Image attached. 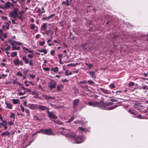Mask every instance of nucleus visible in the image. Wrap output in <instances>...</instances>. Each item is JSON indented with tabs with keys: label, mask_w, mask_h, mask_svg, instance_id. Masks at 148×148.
Listing matches in <instances>:
<instances>
[{
	"label": "nucleus",
	"mask_w": 148,
	"mask_h": 148,
	"mask_svg": "<svg viewBox=\"0 0 148 148\" xmlns=\"http://www.w3.org/2000/svg\"><path fill=\"white\" fill-rule=\"evenodd\" d=\"M65 136L73 138L74 140H75V143H79L83 141L81 138L82 137H77L74 133L70 132V133L66 134Z\"/></svg>",
	"instance_id": "f257e3e1"
},
{
	"label": "nucleus",
	"mask_w": 148,
	"mask_h": 148,
	"mask_svg": "<svg viewBox=\"0 0 148 148\" xmlns=\"http://www.w3.org/2000/svg\"><path fill=\"white\" fill-rule=\"evenodd\" d=\"M18 8H14L13 11L10 12L9 16L11 17H13L14 18H16L18 16Z\"/></svg>",
	"instance_id": "f03ea898"
},
{
	"label": "nucleus",
	"mask_w": 148,
	"mask_h": 148,
	"mask_svg": "<svg viewBox=\"0 0 148 148\" xmlns=\"http://www.w3.org/2000/svg\"><path fill=\"white\" fill-rule=\"evenodd\" d=\"M57 84L56 82L53 80H51L50 82L48 83V86L51 89L56 87Z\"/></svg>",
	"instance_id": "7ed1b4c3"
},
{
	"label": "nucleus",
	"mask_w": 148,
	"mask_h": 148,
	"mask_svg": "<svg viewBox=\"0 0 148 148\" xmlns=\"http://www.w3.org/2000/svg\"><path fill=\"white\" fill-rule=\"evenodd\" d=\"M41 131H43V133L47 135H53L54 134V133L51 132L52 130L51 129H49L48 130H41Z\"/></svg>",
	"instance_id": "20e7f679"
},
{
	"label": "nucleus",
	"mask_w": 148,
	"mask_h": 148,
	"mask_svg": "<svg viewBox=\"0 0 148 148\" xmlns=\"http://www.w3.org/2000/svg\"><path fill=\"white\" fill-rule=\"evenodd\" d=\"M48 117L53 119H56L58 118L57 116L55 115L52 112H50L49 111H47Z\"/></svg>",
	"instance_id": "39448f33"
},
{
	"label": "nucleus",
	"mask_w": 148,
	"mask_h": 148,
	"mask_svg": "<svg viewBox=\"0 0 148 148\" xmlns=\"http://www.w3.org/2000/svg\"><path fill=\"white\" fill-rule=\"evenodd\" d=\"M88 106L93 107H98L99 106V103L97 101L94 102L88 101Z\"/></svg>",
	"instance_id": "423d86ee"
},
{
	"label": "nucleus",
	"mask_w": 148,
	"mask_h": 148,
	"mask_svg": "<svg viewBox=\"0 0 148 148\" xmlns=\"http://www.w3.org/2000/svg\"><path fill=\"white\" fill-rule=\"evenodd\" d=\"M45 33L48 36H49L50 34L52 35L54 32V29L50 27L48 30H45Z\"/></svg>",
	"instance_id": "0eeeda50"
},
{
	"label": "nucleus",
	"mask_w": 148,
	"mask_h": 148,
	"mask_svg": "<svg viewBox=\"0 0 148 148\" xmlns=\"http://www.w3.org/2000/svg\"><path fill=\"white\" fill-rule=\"evenodd\" d=\"M80 100L79 99H75L74 100L73 102V107L74 109H75L79 103Z\"/></svg>",
	"instance_id": "6e6552de"
},
{
	"label": "nucleus",
	"mask_w": 148,
	"mask_h": 148,
	"mask_svg": "<svg viewBox=\"0 0 148 148\" xmlns=\"http://www.w3.org/2000/svg\"><path fill=\"white\" fill-rule=\"evenodd\" d=\"M37 108L40 110L42 111L45 110H48L49 109L46 106H42L41 105H39L37 107Z\"/></svg>",
	"instance_id": "1a4fd4ad"
},
{
	"label": "nucleus",
	"mask_w": 148,
	"mask_h": 148,
	"mask_svg": "<svg viewBox=\"0 0 148 148\" xmlns=\"http://www.w3.org/2000/svg\"><path fill=\"white\" fill-rule=\"evenodd\" d=\"M42 96L46 100H49L50 99L54 100L55 99L54 97H52L47 95H44Z\"/></svg>",
	"instance_id": "9d476101"
},
{
	"label": "nucleus",
	"mask_w": 148,
	"mask_h": 148,
	"mask_svg": "<svg viewBox=\"0 0 148 148\" xmlns=\"http://www.w3.org/2000/svg\"><path fill=\"white\" fill-rule=\"evenodd\" d=\"M10 5H13L10 2L8 1L5 3V4L3 5V7L4 8V9L10 8Z\"/></svg>",
	"instance_id": "9b49d317"
},
{
	"label": "nucleus",
	"mask_w": 148,
	"mask_h": 148,
	"mask_svg": "<svg viewBox=\"0 0 148 148\" xmlns=\"http://www.w3.org/2000/svg\"><path fill=\"white\" fill-rule=\"evenodd\" d=\"M17 79L16 78L15 79H14L12 81V83L14 84H18L20 86H23V84H20L17 81Z\"/></svg>",
	"instance_id": "f8f14e48"
},
{
	"label": "nucleus",
	"mask_w": 148,
	"mask_h": 148,
	"mask_svg": "<svg viewBox=\"0 0 148 148\" xmlns=\"http://www.w3.org/2000/svg\"><path fill=\"white\" fill-rule=\"evenodd\" d=\"M23 50H24V52L26 53H27L26 52V51H25V50L27 52H28L29 53H32V54L33 53V51H32V50H29L28 48L24 47H23Z\"/></svg>",
	"instance_id": "ddd939ff"
},
{
	"label": "nucleus",
	"mask_w": 148,
	"mask_h": 148,
	"mask_svg": "<svg viewBox=\"0 0 148 148\" xmlns=\"http://www.w3.org/2000/svg\"><path fill=\"white\" fill-rule=\"evenodd\" d=\"M11 45L12 46V48L13 50H19L20 49V47L18 46L17 47L16 45H14L13 43H11Z\"/></svg>",
	"instance_id": "4468645a"
},
{
	"label": "nucleus",
	"mask_w": 148,
	"mask_h": 148,
	"mask_svg": "<svg viewBox=\"0 0 148 148\" xmlns=\"http://www.w3.org/2000/svg\"><path fill=\"white\" fill-rule=\"evenodd\" d=\"M47 23H45L43 24L40 27L41 30H46L45 29L47 27Z\"/></svg>",
	"instance_id": "2eb2a0df"
},
{
	"label": "nucleus",
	"mask_w": 148,
	"mask_h": 148,
	"mask_svg": "<svg viewBox=\"0 0 148 148\" xmlns=\"http://www.w3.org/2000/svg\"><path fill=\"white\" fill-rule=\"evenodd\" d=\"M89 74L93 79H95L96 78L94 72L90 71L89 72Z\"/></svg>",
	"instance_id": "dca6fc26"
},
{
	"label": "nucleus",
	"mask_w": 148,
	"mask_h": 148,
	"mask_svg": "<svg viewBox=\"0 0 148 148\" xmlns=\"http://www.w3.org/2000/svg\"><path fill=\"white\" fill-rule=\"evenodd\" d=\"M10 134V133L9 132V131H5V132L2 133L1 134V136H9Z\"/></svg>",
	"instance_id": "f3484780"
},
{
	"label": "nucleus",
	"mask_w": 148,
	"mask_h": 148,
	"mask_svg": "<svg viewBox=\"0 0 148 148\" xmlns=\"http://www.w3.org/2000/svg\"><path fill=\"white\" fill-rule=\"evenodd\" d=\"M54 14L51 15L50 16L46 17H43L42 19V20H49L50 18H51L52 16H54Z\"/></svg>",
	"instance_id": "a211bd4d"
},
{
	"label": "nucleus",
	"mask_w": 148,
	"mask_h": 148,
	"mask_svg": "<svg viewBox=\"0 0 148 148\" xmlns=\"http://www.w3.org/2000/svg\"><path fill=\"white\" fill-rule=\"evenodd\" d=\"M22 59L24 61L25 64H27L29 63V60L28 59L26 58V56H23L22 57Z\"/></svg>",
	"instance_id": "6ab92c4d"
},
{
	"label": "nucleus",
	"mask_w": 148,
	"mask_h": 148,
	"mask_svg": "<svg viewBox=\"0 0 148 148\" xmlns=\"http://www.w3.org/2000/svg\"><path fill=\"white\" fill-rule=\"evenodd\" d=\"M14 64L16 65H18L20 64V61L19 59L18 58L14 61Z\"/></svg>",
	"instance_id": "aec40b11"
},
{
	"label": "nucleus",
	"mask_w": 148,
	"mask_h": 148,
	"mask_svg": "<svg viewBox=\"0 0 148 148\" xmlns=\"http://www.w3.org/2000/svg\"><path fill=\"white\" fill-rule=\"evenodd\" d=\"M5 103L6 105V108L10 109H12V105L11 104L6 102H5Z\"/></svg>",
	"instance_id": "412c9836"
},
{
	"label": "nucleus",
	"mask_w": 148,
	"mask_h": 148,
	"mask_svg": "<svg viewBox=\"0 0 148 148\" xmlns=\"http://www.w3.org/2000/svg\"><path fill=\"white\" fill-rule=\"evenodd\" d=\"M11 43H13L14 45L15 44L16 45H21L22 44V43L21 42H18L17 41H16L15 40H13L11 42Z\"/></svg>",
	"instance_id": "4be33fe9"
},
{
	"label": "nucleus",
	"mask_w": 148,
	"mask_h": 148,
	"mask_svg": "<svg viewBox=\"0 0 148 148\" xmlns=\"http://www.w3.org/2000/svg\"><path fill=\"white\" fill-rule=\"evenodd\" d=\"M88 44V42H85L82 45V48L85 50H86L87 47H86V45Z\"/></svg>",
	"instance_id": "5701e85b"
},
{
	"label": "nucleus",
	"mask_w": 148,
	"mask_h": 148,
	"mask_svg": "<svg viewBox=\"0 0 148 148\" xmlns=\"http://www.w3.org/2000/svg\"><path fill=\"white\" fill-rule=\"evenodd\" d=\"M27 106L31 109H33L34 108V104H28Z\"/></svg>",
	"instance_id": "b1692460"
},
{
	"label": "nucleus",
	"mask_w": 148,
	"mask_h": 148,
	"mask_svg": "<svg viewBox=\"0 0 148 148\" xmlns=\"http://www.w3.org/2000/svg\"><path fill=\"white\" fill-rule=\"evenodd\" d=\"M37 50L40 52H43L45 54H46L47 53V51L46 49L41 50L37 49Z\"/></svg>",
	"instance_id": "393cba45"
},
{
	"label": "nucleus",
	"mask_w": 148,
	"mask_h": 148,
	"mask_svg": "<svg viewBox=\"0 0 148 148\" xmlns=\"http://www.w3.org/2000/svg\"><path fill=\"white\" fill-rule=\"evenodd\" d=\"M21 13H24V12L23 11H21L20 12H19V15H20V16H18V18L20 19L21 20H22L23 19V18L22 17V16L23 15Z\"/></svg>",
	"instance_id": "a878e982"
},
{
	"label": "nucleus",
	"mask_w": 148,
	"mask_h": 148,
	"mask_svg": "<svg viewBox=\"0 0 148 148\" xmlns=\"http://www.w3.org/2000/svg\"><path fill=\"white\" fill-rule=\"evenodd\" d=\"M12 101L14 104H16L19 102V100L18 99H12Z\"/></svg>",
	"instance_id": "bb28decb"
},
{
	"label": "nucleus",
	"mask_w": 148,
	"mask_h": 148,
	"mask_svg": "<svg viewBox=\"0 0 148 148\" xmlns=\"http://www.w3.org/2000/svg\"><path fill=\"white\" fill-rule=\"evenodd\" d=\"M54 123L60 125H62L63 124V123L61 122L60 120L54 121Z\"/></svg>",
	"instance_id": "cd10ccee"
},
{
	"label": "nucleus",
	"mask_w": 148,
	"mask_h": 148,
	"mask_svg": "<svg viewBox=\"0 0 148 148\" xmlns=\"http://www.w3.org/2000/svg\"><path fill=\"white\" fill-rule=\"evenodd\" d=\"M85 64L86 66H87L90 68L92 67L93 66L92 64L90 63H85Z\"/></svg>",
	"instance_id": "c85d7f7f"
},
{
	"label": "nucleus",
	"mask_w": 148,
	"mask_h": 148,
	"mask_svg": "<svg viewBox=\"0 0 148 148\" xmlns=\"http://www.w3.org/2000/svg\"><path fill=\"white\" fill-rule=\"evenodd\" d=\"M118 106L117 105H115L114 106L110 107H108L107 108V109H106L107 110H111L113 109H114L115 108L117 107Z\"/></svg>",
	"instance_id": "c756f323"
},
{
	"label": "nucleus",
	"mask_w": 148,
	"mask_h": 148,
	"mask_svg": "<svg viewBox=\"0 0 148 148\" xmlns=\"http://www.w3.org/2000/svg\"><path fill=\"white\" fill-rule=\"evenodd\" d=\"M58 68L57 67H55V68H52L51 69V71H53L54 72H56L58 71Z\"/></svg>",
	"instance_id": "7c9ffc66"
},
{
	"label": "nucleus",
	"mask_w": 148,
	"mask_h": 148,
	"mask_svg": "<svg viewBox=\"0 0 148 148\" xmlns=\"http://www.w3.org/2000/svg\"><path fill=\"white\" fill-rule=\"evenodd\" d=\"M63 87V86L62 85H58L57 86V90L58 91L61 90V88Z\"/></svg>",
	"instance_id": "2f4dec72"
},
{
	"label": "nucleus",
	"mask_w": 148,
	"mask_h": 148,
	"mask_svg": "<svg viewBox=\"0 0 148 148\" xmlns=\"http://www.w3.org/2000/svg\"><path fill=\"white\" fill-rule=\"evenodd\" d=\"M75 119V117L74 116H72L71 118L69 119H68V121H67V123H69L72 121H73Z\"/></svg>",
	"instance_id": "473e14b6"
},
{
	"label": "nucleus",
	"mask_w": 148,
	"mask_h": 148,
	"mask_svg": "<svg viewBox=\"0 0 148 148\" xmlns=\"http://www.w3.org/2000/svg\"><path fill=\"white\" fill-rule=\"evenodd\" d=\"M100 90L103 92L105 94H108V91L107 90H105L104 89L102 88H100Z\"/></svg>",
	"instance_id": "72a5a7b5"
},
{
	"label": "nucleus",
	"mask_w": 148,
	"mask_h": 148,
	"mask_svg": "<svg viewBox=\"0 0 148 148\" xmlns=\"http://www.w3.org/2000/svg\"><path fill=\"white\" fill-rule=\"evenodd\" d=\"M17 55V53L16 52H13L11 54V56L12 57H14Z\"/></svg>",
	"instance_id": "f704fd0d"
},
{
	"label": "nucleus",
	"mask_w": 148,
	"mask_h": 148,
	"mask_svg": "<svg viewBox=\"0 0 148 148\" xmlns=\"http://www.w3.org/2000/svg\"><path fill=\"white\" fill-rule=\"evenodd\" d=\"M140 89H143V90H147L148 89V87L147 86H143L141 87Z\"/></svg>",
	"instance_id": "c9c22d12"
},
{
	"label": "nucleus",
	"mask_w": 148,
	"mask_h": 148,
	"mask_svg": "<svg viewBox=\"0 0 148 148\" xmlns=\"http://www.w3.org/2000/svg\"><path fill=\"white\" fill-rule=\"evenodd\" d=\"M134 83L133 82H129L128 85L129 86H134Z\"/></svg>",
	"instance_id": "e433bc0d"
},
{
	"label": "nucleus",
	"mask_w": 148,
	"mask_h": 148,
	"mask_svg": "<svg viewBox=\"0 0 148 148\" xmlns=\"http://www.w3.org/2000/svg\"><path fill=\"white\" fill-rule=\"evenodd\" d=\"M10 118H13L14 119H15V114L14 113H12L11 115L10 116Z\"/></svg>",
	"instance_id": "4c0bfd02"
},
{
	"label": "nucleus",
	"mask_w": 148,
	"mask_h": 148,
	"mask_svg": "<svg viewBox=\"0 0 148 148\" xmlns=\"http://www.w3.org/2000/svg\"><path fill=\"white\" fill-rule=\"evenodd\" d=\"M67 72H69V71L68 70H66L65 71V75L66 76H67V75H71L72 74V73L71 72H70L69 73H66Z\"/></svg>",
	"instance_id": "58836bf2"
},
{
	"label": "nucleus",
	"mask_w": 148,
	"mask_h": 148,
	"mask_svg": "<svg viewBox=\"0 0 148 148\" xmlns=\"http://www.w3.org/2000/svg\"><path fill=\"white\" fill-rule=\"evenodd\" d=\"M113 103L112 102H108L106 103H105L104 104L107 106H109L110 105H112L113 104Z\"/></svg>",
	"instance_id": "ea45409f"
},
{
	"label": "nucleus",
	"mask_w": 148,
	"mask_h": 148,
	"mask_svg": "<svg viewBox=\"0 0 148 148\" xmlns=\"http://www.w3.org/2000/svg\"><path fill=\"white\" fill-rule=\"evenodd\" d=\"M109 87L110 88L112 89V88H114L115 87V85L114 84H111L109 85Z\"/></svg>",
	"instance_id": "a19ab883"
},
{
	"label": "nucleus",
	"mask_w": 148,
	"mask_h": 148,
	"mask_svg": "<svg viewBox=\"0 0 148 148\" xmlns=\"http://www.w3.org/2000/svg\"><path fill=\"white\" fill-rule=\"evenodd\" d=\"M128 112L131 114L133 115H134V116H135L136 115L135 113L134 112L132 111L131 110H129L128 111Z\"/></svg>",
	"instance_id": "79ce46f5"
},
{
	"label": "nucleus",
	"mask_w": 148,
	"mask_h": 148,
	"mask_svg": "<svg viewBox=\"0 0 148 148\" xmlns=\"http://www.w3.org/2000/svg\"><path fill=\"white\" fill-rule=\"evenodd\" d=\"M78 129L80 131H82V132L84 131L85 129L84 128H83L81 127H79Z\"/></svg>",
	"instance_id": "37998d69"
},
{
	"label": "nucleus",
	"mask_w": 148,
	"mask_h": 148,
	"mask_svg": "<svg viewBox=\"0 0 148 148\" xmlns=\"http://www.w3.org/2000/svg\"><path fill=\"white\" fill-rule=\"evenodd\" d=\"M80 86L84 90H86L87 89L88 86L87 85L82 86L80 85Z\"/></svg>",
	"instance_id": "c03bdc74"
},
{
	"label": "nucleus",
	"mask_w": 148,
	"mask_h": 148,
	"mask_svg": "<svg viewBox=\"0 0 148 148\" xmlns=\"http://www.w3.org/2000/svg\"><path fill=\"white\" fill-rule=\"evenodd\" d=\"M30 27L31 29H33L35 27V25L34 24H31L30 26Z\"/></svg>",
	"instance_id": "a18cd8bd"
},
{
	"label": "nucleus",
	"mask_w": 148,
	"mask_h": 148,
	"mask_svg": "<svg viewBox=\"0 0 148 148\" xmlns=\"http://www.w3.org/2000/svg\"><path fill=\"white\" fill-rule=\"evenodd\" d=\"M26 92H27V91H24L23 92H19L18 93L19 94V95L21 96V95H24L25 94V93Z\"/></svg>",
	"instance_id": "49530a36"
},
{
	"label": "nucleus",
	"mask_w": 148,
	"mask_h": 148,
	"mask_svg": "<svg viewBox=\"0 0 148 148\" xmlns=\"http://www.w3.org/2000/svg\"><path fill=\"white\" fill-rule=\"evenodd\" d=\"M103 101H104V99H103V98H101V99L100 100V101H99V103H102L103 104H104L105 103L103 102Z\"/></svg>",
	"instance_id": "de8ad7c7"
},
{
	"label": "nucleus",
	"mask_w": 148,
	"mask_h": 148,
	"mask_svg": "<svg viewBox=\"0 0 148 148\" xmlns=\"http://www.w3.org/2000/svg\"><path fill=\"white\" fill-rule=\"evenodd\" d=\"M32 92V95H35L36 96H38V93L35 91H33Z\"/></svg>",
	"instance_id": "09e8293b"
},
{
	"label": "nucleus",
	"mask_w": 148,
	"mask_h": 148,
	"mask_svg": "<svg viewBox=\"0 0 148 148\" xmlns=\"http://www.w3.org/2000/svg\"><path fill=\"white\" fill-rule=\"evenodd\" d=\"M45 42L44 41L40 42L39 43V45L41 46H43L45 44Z\"/></svg>",
	"instance_id": "8fccbe9b"
},
{
	"label": "nucleus",
	"mask_w": 148,
	"mask_h": 148,
	"mask_svg": "<svg viewBox=\"0 0 148 148\" xmlns=\"http://www.w3.org/2000/svg\"><path fill=\"white\" fill-rule=\"evenodd\" d=\"M16 75L17 76H19L21 77H22L23 76V75L21 73L19 72H18L16 73Z\"/></svg>",
	"instance_id": "3c124183"
},
{
	"label": "nucleus",
	"mask_w": 148,
	"mask_h": 148,
	"mask_svg": "<svg viewBox=\"0 0 148 148\" xmlns=\"http://www.w3.org/2000/svg\"><path fill=\"white\" fill-rule=\"evenodd\" d=\"M29 65L30 66H33V63L32 60H30L29 62Z\"/></svg>",
	"instance_id": "603ef678"
},
{
	"label": "nucleus",
	"mask_w": 148,
	"mask_h": 148,
	"mask_svg": "<svg viewBox=\"0 0 148 148\" xmlns=\"http://www.w3.org/2000/svg\"><path fill=\"white\" fill-rule=\"evenodd\" d=\"M25 112L27 114V115L29 116L30 115L29 110L28 109H26L25 110Z\"/></svg>",
	"instance_id": "864d4df0"
},
{
	"label": "nucleus",
	"mask_w": 148,
	"mask_h": 148,
	"mask_svg": "<svg viewBox=\"0 0 148 148\" xmlns=\"http://www.w3.org/2000/svg\"><path fill=\"white\" fill-rule=\"evenodd\" d=\"M43 69L45 71H49L50 69L48 67L43 68Z\"/></svg>",
	"instance_id": "5fc2aeb1"
},
{
	"label": "nucleus",
	"mask_w": 148,
	"mask_h": 148,
	"mask_svg": "<svg viewBox=\"0 0 148 148\" xmlns=\"http://www.w3.org/2000/svg\"><path fill=\"white\" fill-rule=\"evenodd\" d=\"M20 107L21 109L22 110L23 112H24L25 109L22 106V105H20Z\"/></svg>",
	"instance_id": "6e6d98bb"
},
{
	"label": "nucleus",
	"mask_w": 148,
	"mask_h": 148,
	"mask_svg": "<svg viewBox=\"0 0 148 148\" xmlns=\"http://www.w3.org/2000/svg\"><path fill=\"white\" fill-rule=\"evenodd\" d=\"M50 104L51 106L52 107H53L54 108H57V106H56V105H53L51 103H49Z\"/></svg>",
	"instance_id": "4d7b16f0"
},
{
	"label": "nucleus",
	"mask_w": 148,
	"mask_h": 148,
	"mask_svg": "<svg viewBox=\"0 0 148 148\" xmlns=\"http://www.w3.org/2000/svg\"><path fill=\"white\" fill-rule=\"evenodd\" d=\"M87 82H88L89 84H90L92 85H93V84L94 83V82L92 80H88Z\"/></svg>",
	"instance_id": "13d9d810"
},
{
	"label": "nucleus",
	"mask_w": 148,
	"mask_h": 148,
	"mask_svg": "<svg viewBox=\"0 0 148 148\" xmlns=\"http://www.w3.org/2000/svg\"><path fill=\"white\" fill-rule=\"evenodd\" d=\"M27 56L28 57L30 58H32L33 57V55L31 54H28Z\"/></svg>",
	"instance_id": "bf43d9fd"
},
{
	"label": "nucleus",
	"mask_w": 148,
	"mask_h": 148,
	"mask_svg": "<svg viewBox=\"0 0 148 148\" xmlns=\"http://www.w3.org/2000/svg\"><path fill=\"white\" fill-rule=\"evenodd\" d=\"M79 84H86V82H85V81H80V82H79Z\"/></svg>",
	"instance_id": "052dcab7"
},
{
	"label": "nucleus",
	"mask_w": 148,
	"mask_h": 148,
	"mask_svg": "<svg viewBox=\"0 0 148 148\" xmlns=\"http://www.w3.org/2000/svg\"><path fill=\"white\" fill-rule=\"evenodd\" d=\"M110 100L112 102H116L117 101V100L114 99H113V98L111 99Z\"/></svg>",
	"instance_id": "680f3d73"
},
{
	"label": "nucleus",
	"mask_w": 148,
	"mask_h": 148,
	"mask_svg": "<svg viewBox=\"0 0 148 148\" xmlns=\"http://www.w3.org/2000/svg\"><path fill=\"white\" fill-rule=\"evenodd\" d=\"M2 121V123H3V126L7 125V123H6V121H5L3 120V121Z\"/></svg>",
	"instance_id": "e2e57ef3"
},
{
	"label": "nucleus",
	"mask_w": 148,
	"mask_h": 148,
	"mask_svg": "<svg viewBox=\"0 0 148 148\" xmlns=\"http://www.w3.org/2000/svg\"><path fill=\"white\" fill-rule=\"evenodd\" d=\"M77 123L82 125L83 123V121H79L78 120H77Z\"/></svg>",
	"instance_id": "0e129e2a"
},
{
	"label": "nucleus",
	"mask_w": 148,
	"mask_h": 148,
	"mask_svg": "<svg viewBox=\"0 0 148 148\" xmlns=\"http://www.w3.org/2000/svg\"><path fill=\"white\" fill-rule=\"evenodd\" d=\"M9 26H10L9 24L8 23H7L6 24V25H5V27H6V28L8 29H9Z\"/></svg>",
	"instance_id": "69168bd1"
},
{
	"label": "nucleus",
	"mask_w": 148,
	"mask_h": 148,
	"mask_svg": "<svg viewBox=\"0 0 148 148\" xmlns=\"http://www.w3.org/2000/svg\"><path fill=\"white\" fill-rule=\"evenodd\" d=\"M8 124L11 126H12L14 125V123L12 121H10L8 122Z\"/></svg>",
	"instance_id": "338daca9"
},
{
	"label": "nucleus",
	"mask_w": 148,
	"mask_h": 148,
	"mask_svg": "<svg viewBox=\"0 0 148 148\" xmlns=\"http://www.w3.org/2000/svg\"><path fill=\"white\" fill-rule=\"evenodd\" d=\"M10 48V47L9 46H8L6 48H5V50L6 51H8L9 50Z\"/></svg>",
	"instance_id": "774afa93"
}]
</instances>
